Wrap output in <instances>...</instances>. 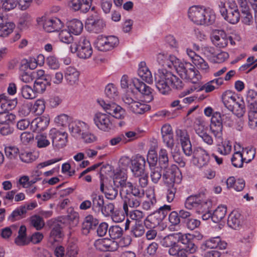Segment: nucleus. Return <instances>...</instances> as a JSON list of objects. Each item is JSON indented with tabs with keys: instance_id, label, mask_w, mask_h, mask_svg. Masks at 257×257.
Here are the masks:
<instances>
[{
	"instance_id": "1",
	"label": "nucleus",
	"mask_w": 257,
	"mask_h": 257,
	"mask_svg": "<svg viewBox=\"0 0 257 257\" xmlns=\"http://www.w3.org/2000/svg\"><path fill=\"white\" fill-rule=\"evenodd\" d=\"M143 96L146 102L153 99V89L137 78L130 83V109L137 114H142L151 109V106L140 101Z\"/></svg>"
},
{
	"instance_id": "2",
	"label": "nucleus",
	"mask_w": 257,
	"mask_h": 257,
	"mask_svg": "<svg viewBox=\"0 0 257 257\" xmlns=\"http://www.w3.org/2000/svg\"><path fill=\"white\" fill-rule=\"evenodd\" d=\"M120 170L114 174L113 177V182L115 185L120 186L122 188L120 190V195L123 199V208L125 214L126 219L125 224V230L128 229V209L127 203V195L128 194L126 187V180L127 179V167L128 166V158L127 157H122L119 161Z\"/></svg>"
},
{
	"instance_id": "3",
	"label": "nucleus",
	"mask_w": 257,
	"mask_h": 257,
	"mask_svg": "<svg viewBox=\"0 0 257 257\" xmlns=\"http://www.w3.org/2000/svg\"><path fill=\"white\" fill-rule=\"evenodd\" d=\"M155 81L158 91L163 95L169 94L172 88L180 89L183 87L182 81L166 69L158 70L155 75Z\"/></svg>"
},
{
	"instance_id": "4",
	"label": "nucleus",
	"mask_w": 257,
	"mask_h": 257,
	"mask_svg": "<svg viewBox=\"0 0 257 257\" xmlns=\"http://www.w3.org/2000/svg\"><path fill=\"white\" fill-rule=\"evenodd\" d=\"M190 20L197 25H211L215 21L216 16L210 9H204L198 6H193L188 10Z\"/></svg>"
},
{
	"instance_id": "5",
	"label": "nucleus",
	"mask_w": 257,
	"mask_h": 257,
	"mask_svg": "<svg viewBox=\"0 0 257 257\" xmlns=\"http://www.w3.org/2000/svg\"><path fill=\"white\" fill-rule=\"evenodd\" d=\"M150 177L154 183H157L162 176L166 184H172L174 183H179L181 182V174L179 168L176 165L171 166L162 175L161 168L157 167L150 168Z\"/></svg>"
},
{
	"instance_id": "6",
	"label": "nucleus",
	"mask_w": 257,
	"mask_h": 257,
	"mask_svg": "<svg viewBox=\"0 0 257 257\" xmlns=\"http://www.w3.org/2000/svg\"><path fill=\"white\" fill-rule=\"evenodd\" d=\"M131 166L130 168L133 175L138 178L139 185L143 188L148 185V176L145 174L146 160L144 157L137 155L132 157L131 159Z\"/></svg>"
},
{
	"instance_id": "7",
	"label": "nucleus",
	"mask_w": 257,
	"mask_h": 257,
	"mask_svg": "<svg viewBox=\"0 0 257 257\" xmlns=\"http://www.w3.org/2000/svg\"><path fill=\"white\" fill-rule=\"evenodd\" d=\"M176 63L177 64H175L173 68L182 79L192 80L193 83L196 82L193 79H195L196 81L198 80L199 77L198 74V71L191 63L182 62L179 59Z\"/></svg>"
},
{
	"instance_id": "8",
	"label": "nucleus",
	"mask_w": 257,
	"mask_h": 257,
	"mask_svg": "<svg viewBox=\"0 0 257 257\" xmlns=\"http://www.w3.org/2000/svg\"><path fill=\"white\" fill-rule=\"evenodd\" d=\"M70 49L73 53L77 52L78 57L82 59H87L92 54L90 43L85 37H81L78 41L71 44Z\"/></svg>"
},
{
	"instance_id": "9",
	"label": "nucleus",
	"mask_w": 257,
	"mask_h": 257,
	"mask_svg": "<svg viewBox=\"0 0 257 257\" xmlns=\"http://www.w3.org/2000/svg\"><path fill=\"white\" fill-rule=\"evenodd\" d=\"M255 151L251 149H245L242 153L239 151L236 152L233 155L231 161L232 165L236 168H241L243 166V162L248 163L254 157Z\"/></svg>"
},
{
	"instance_id": "10",
	"label": "nucleus",
	"mask_w": 257,
	"mask_h": 257,
	"mask_svg": "<svg viewBox=\"0 0 257 257\" xmlns=\"http://www.w3.org/2000/svg\"><path fill=\"white\" fill-rule=\"evenodd\" d=\"M118 39L114 36H99L95 42L96 48L100 51H110L118 46Z\"/></svg>"
},
{
	"instance_id": "11",
	"label": "nucleus",
	"mask_w": 257,
	"mask_h": 257,
	"mask_svg": "<svg viewBox=\"0 0 257 257\" xmlns=\"http://www.w3.org/2000/svg\"><path fill=\"white\" fill-rule=\"evenodd\" d=\"M175 237L177 245H179V243L182 244L190 253H194L197 251L198 246L194 242V237L192 234L177 232L175 233Z\"/></svg>"
},
{
	"instance_id": "12",
	"label": "nucleus",
	"mask_w": 257,
	"mask_h": 257,
	"mask_svg": "<svg viewBox=\"0 0 257 257\" xmlns=\"http://www.w3.org/2000/svg\"><path fill=\"white\" fill-rule=\"evenodd\" d=\"M175 237L177 245H179V243L182 244L190 253H194L197 251L198 246L194 242V237L192 234L177 232L175 233Z\"/></svg>"
},
{
	"instance_id": "13",
	"label": "nucleus",
	"mask_w": 257,
	"mask_h": 257,
	"mask_svg": "<svg viewBox=\"0 0 257 257\" xmlns=\"http://www.w3.org/2000/svg\"><path fill=\"white\" fill-rule=\"evenodd\" d=\"M193 163L198 168H202L208 165L210 156L205 149L201 147H195L192 150Z\"/></svg>"
},
{
	"instance_id": "14",
	"label": "nucleus",
	"mask_w": 257,
	"mask_h": 257,
	"mask_svg": "<svg viewBox=\"0 0 257 257\" xmlns=\"http://www.w3.org/2000/svg\"><path fill=\"white\" fill-rule=\"evenodd\" d=\"M98 103L108 114L117 119L124 117L125 110L115 103H106L103 100H98Z\"/></svg>"
},
{
	"instance_id": "15",
	"label": "nucleus",
	"mask_w": 257,
	"mask_h": 257,
	"mask_svg": "<svg viewBox=\"0 0 257 257\" xmlns=\"http://www.w3.org/2000/svg\"><path fill=\"white\" fill-rule=\"evenodd\" d=\"M49 138L52 140L53 147L60 149L66 145L67 141V134L53 128L49 131Z\"/></svg>"
},
{
	"instance_id": "16",
	"label": "nucleus",
	"mask_w": 257,
	"mask_h": 257,
	"mask_svg": "<svg viewBox=\"0 0 257 257\" xmlns=\"http://www.w3.org/2000/svg\"><path fill=\"white\" fill-rule=\"evenodd\" d=\"M177 139L180 141L184 154L190 156L192 154V148L189 136L184 130L178 129L176 131Z\"/></svg>"
},
{
	"instance_id": "17",
	"label": "nucleus",
	"mask_w": 257,
	"mask_h": 257,
	"mask_svg": "<svg viewBox=\"0 0 257 257\" xmlns=\"http://www.w3.org/2000/svg\"><path fill=\"white\" fill-rule=\"evenodd\" d=\"M93 121L99 129L104 132H108L113 126L109 117L105 113H96L94 116Z\"/></svg>"
},
{
	"instance_id": "18",
	"label": "nucleus",
	"mask_w": 257,
	"mask_h": 257,
	"mask_svg": "<svg viewBox=\"0 0 257 257\" xmlns=\"http://www.w3.org/2000/svg\"><path fill=\"white\" fill-rule=\"evenodd\" d=\"M211 40L213 44L219 48H225L228 43V36L222 30H216L212 35Z\"/></svg>"
},
{
	"instance_id": "19",
	"label": "nucleus",
	"mask_w": 257,
	"mask_h": 257,
	"mask_svg": "<svg viewBox=\"0 0 257 257\" xmlns=\"http://www.w3.org/2000/svg\"><path fill=\"white\" fill-rule=\"evenodd\" d=\"M178 58L174 55H169L165 52L159 53L157 56L158 63L164 67L172 69L176 64Z\"/></svg>"
},
{
	"instance_id": "20",
	"label": "nucleus",
	"mask_w": 257,
	"mask_h": 257,
	"mask_svg": "<svg viewBox=\"0 0 257 257\" xmlns=\"http://www.w3.org/2000/svg\"><path fill=\"white\" fill-rule=\"evenodd\" d=\"M105 26L103 20L98 17H90L87 19L86 27L95 33L101 32Z\"/></svg>"
},
{
	"instance_id": "21",
	"label": "nucleus",
	"mask_w": 257,
	"mask_h": 257,
	"mask_svg": "<svg viewBox=\"0 0 257 257\" xmlns=\"http://www.w3.org/2000/svg\"><path fill=\"white\" fill-rule=\"evenodd\" d=\"M63 27L61 20L56 17L47 19L43 23V28L47 32L58 31Z\"/></svg>"
},
{
	"instance_id": "22",
	"label": "nucleus",
	"mask_w": 257,
	"mask_h": 257,
	"mask_svg": "<svg viewBox=\"0 0 257 257\" xmlns=\"http://www.w3.org/2000/svg\"><path fill=\"white\" fill-rule=\"evenodd\" d=\"M103 246L109 251H115L118 247L122 249L127 247L128 246V236L126 235L122 237L118 242L108 240L107 243L103 244Z\"/></svg>"
},
{
	"instance_id": "23",
	"label": "nucleus",
	"mask_w": 257,
	"mask_h": 257,
	"mask_svg": "<svg viewBox=\"0 0 257 257\" xmlns=\"http://www.w3.org/2000/svg\"><path fill=\"white\" fill-rule=\"evenodd\" d=\"M138 74L146 82L151 84L153 82L151 72L145 61H141L138 65Z\"/></svg>"
},
{
	"instance_id": "24",
	"label": "nucleus",
	"mask_w": 257,
	"mask_h": 257,
	"mask_svg": "<svg viewBox=\"0 0 257 257\" xmlns=\"http://www.w3.org/2000/svg\"><path fill=\"white\" fill-rule=\"evenodd\" d=\"M49 118L42 116L34 119L31 123V127L34 132L44 131L49 125Z\"/></svg>"
},
{
	"instance_id": "25",
	"label": "nucleus",
	"mask_w": 257,
	"mask_h": 257,
	"mask_svg": "<svg viewBox=\"0 0 257 257\" xmlns=\"http://www.w3.org/2000/svg\"><path fill=\"white\" fill-rule=\"evenodd\" d=\"M228 109L238 117L243 116L246 111L243 100L238 97L236 101L231 105V108L228 107Z\"/></svg>"
},
{
	"instance_id": "26",
	"label": "nucleus",
	"mask_w": 257,
	"mask_h": 257,
	"mask_svg": "<svg viewBox=\"0 0 257 257\" xmlns=\"http://www.w3.org/2000/svg\"><path fill=\"white\" fill-rule=\"evenodd\" d=\"M99 223L98 220L91 215L87 216L82 224V231L83 234L87 235L91 230L95 228Z\"/></svg>"
},
{
	"instance_id": "27",
	"label": "nucleus",
	"mask_w": 257,
	"mask_h": 257,
	"mask_svg": "<svg viewBox=\"0 0 257 257\" xmlns=\"http://www.w3.org/2000/svg\"><path fill=\"white\" fill-rule=\"evenodd\" d=\"M228 226L235 230L239 229L242 224V217L237 211H232L228 216L227 219Z\"/></svg>"
},
{
	"instance_id": "28",
	"label": "nucleus",
	"mask_w": 257,
	"mask_h": 257,
	"mask_svg": "<svg viewBox=\"0 0 257 257\" xmlns=\"http://www.w3.org/2000/svg\"><path fill=\"white\" fill-rule=\"evenodd\" d=\"M65 78L67 83L71 85H74L78 82L79 72L73 67L69 66L65 71Z\"/></svg>"
},
{
	"instance_id": "29",
	"label": "nucleus",
	"mask_w": 257,
	"mask_h": 257,
	"mask_svg": "<svg viewBox=\"0 0 257 257\" xmlns=\"http://www.w3.org/2000/svg\"><path fill=\"white\" fill-rule=\"evenodd\" d=\"M171 209L170 205H164L161 206L158 211L155 212L153 216H151V219L153 220L152 217L156 219V221L154 223V225L159 224L167 216L169 211Z\"/></svg>"
},
{
	"instance_id": "30",
	"label": "nucleus",
	"mask_w": 257,
	"mask_h": 257,
	"mask_svg": "<svg viewBox=\"0 0 257 257\" xmlns=\"http://www.w3.org/2000/svg\"><path fill=\"white\" fill-rule=\"evenodd\" d=\"M203 244L207 248L219 249H224L227 246V243L225 241H221L219 236L212 237L206 240Z\"/></svg>"
},
{
	"instance_id": "31",
	"label": "nucleus",
	"mask_w": 257,
	"mask_h": 257,
	"mask_svg": "<svg viewBox=\"0 0 257 257\" xmlns=\"http://www.w3.org/2000/svg\"><path fill=\"white\" fill-rule=\"evenodd\" d=\"M92 209L96 213H100L104 201L102 195L93 193L91 195Z\"/></svg>"
},
{
	"instance_id": "32",
	"label": "nucleus",
	"mask_w": 257,
	"mask_h": 257,
	"mask_svg": "<svg viewBox=\"0 0 257 257\" xmlns=\"http://www.w3.org/2000/svg\"><path fill=\"white\" fill-rule=\"evenodd\" d=\"M201 199V193L189 196L185 201V208L189 210L195 209L197 211Z\"/></svg>"
},
{
	"instance_id": "33",
	"label": "nucleus",
	"mask_w": 257,
	"mask_h": 257,
	"mask_svg": "<svg viewBox=\"0 0 257 257\" xmlns=\"http://www.w3.org/2000/svg\"><path fill=\"white\" fill-rule=\"evenodd\" d=\"M241 8V11L242 14L241 18L242 23L247 26L252 25L253 23V17L250 12L249 8L246 6V3H242Z\"/></svg>"
},
{
	"instance_id": "34",
	"label": "nucleus",
	"mask_w": 257,
	"mask_h": 257,
	"mask_svg": "<svg viewBox=\"0 0 257 257\" xmlns=\"http://www.w3.org/2000/svg\"><path fill=\"white\" fill-rule=\"evenodd\" d=\"M201 198L197 212L198 213H203L206 211H210V209L212 205V201L209 199L206 198L203 193H201Z\"/></svg>"
},
{
	"instance_id": "35",
	"label": "nucleus",
	"mask_w": 257,
	"mask_h": 257,
	"mask_svg": "<svg viewBox=\"0 0 257 257\" xmlns=\"http://www.w3.org/2000/svg\"><path fill=\"white\" fill-rule=\"evenodd\" d=\"M45 80L39 79L35 80L34 83V91L36 93H42L46 89L47 86L51 85V78L46 77Z\"/></svg>"
},
{
	"instance_id": "36",
	"label": "nucleus",
	"mask_w": 257,
	"mask_h": 257,
	"mask_svg": "<svg viewBox=\"0 0 257 257\" xmlns=\"http://www.w3.org/2000/svg\"><path fill=\"white\" fill-rule=\"evenodd\" d=\"M238 96L231 91L226 90L222 95V100L225 106L228 109L238 98Z\"/></svg>"
},
{
	"instance_id": "37",
	"label": "nucleus",
	"mask_w": 257,
	"mask_h": 257,
	"mask_svg": "<svg viewBox=\"0 0 257 257\" xmlns=\"http://www.w3.org/2000/svg\"><path fill=\"white\" fill-rule=\"evenodd\" d=\"M27 212L26 208L25 206H21L15 210L9 215L8 218L9 221L14 222L23 218V215Z\"/></svg>"
},
{
	"instance_id": "38",
	"label": "nucleus",
	"mask_w": 257,
	"mask_h": 257,
	"mask_svg": "<svg viewBox=\"0 0 257 257\" xmlns=\"http://www.w3.org/2000/svg\"><path fill=\"white\" fill-rule=\"evenodd\" d=\"M226 211L225 206H219L212 213V220L215 223L220 222L225 217Z\"/></svg>"
},
{
	"instance_id": "39",
	"label": "nucleus",
	"mask_w": 257,
	"mask_h": 257,
	"mask_svg": "<svg viewBox=\"0 0 257 257\" xmlns=\"http://www.w3.org/2000/svg\"><path fill=\"white\" fill-rule=\"evenodd\" d=\"M105 94L106 97L112 102L115 101L118 98L117 88L113 83H109L106 86Z\"/></svg>"
},
{
	"instance_id": "40",
	"label": "nucleus",
	"mask_w": 257,
	"mask_h": 257,
	"mask_svg": "<svg viewBox=\"0 0 257 257\" xmlns=\"http://www.w3.org/2000/svg\"><path fill=\"white\" fill-rule=\"evenodd\" d=\"M16 115L8 111L0 112V125L15 124Z\"/></svg>"
},
{
	"instance_id": "41",
	"label": "nucleus",
	"mask_w": 257,
	"mask_h": 257,
	"mask_svg": "<svg viewBox=\"0 0 257 257\" xmlns=\"http://www.w3.org/2000/svg\"><path fill=\"white\" fill-rule=\"evenodd\" d=\"M68 28L72 34L77 35L82 32L83 25L80 20L74 19L69 23Z\"/></svg>"
},
{
	"instance_id": "42",
	"label": "nucleus",
	"mask_w": 257,
	"mask_h": 257,
	"mask_svg": "<svg viewBox=\"0 0 257 257\" xmlns=\"http://www.w3.org/2000/svg\"><path fill=\"white\" fill-rule=\"evenodd\" d=\"M131 226V234L136 237L143 235L145 232V229L142 221L132 222Z\"/></svg>"
},
{
	"instance_id": "43",
	"label": "nucleus",
	"mask_w": 257,
	"mask_h": 257,
	"mask_svg": "<svg viewBox=\"0 0 257 257\" xmlns=\"http://www.w3.org/2000/svg\"><path fill=\"white\" fill-rule=\"evenodd\" d=\"M161 245L165 247H169V250H171L172 248L177 247L178 245L176 243V239L175 237V233H171L164 237L161 241Z\"/></svg>"
},
{
	"instance_id": "44",
	"label": "nucleus",
	"mask_w": 257,
	"mask_h": 257,
	"mask_svg": "<svg viewBox=\"0 0 257 257\" xmlns=\"http://www.w3.org/2000/svg\"><path fill=\"white\" fill-rule=\"evenodd\" d=\"M84 125L85 123L83 122L75 121L69 123L68 127L72 136L77 137L80 135Z\"/></svg>"
},
{
	"instance_id": "45",
	"label": "nucleus",
	"mask_w": 257,
	"mask_h": 257,
	"mask_svg": "<svg viewBox=\"0 0 257 257\" xmlns=\"http://www.w3.org/2000/svg\"><path fill=\"white\" fill-rule=\"evenodd\" d=\"M66 218L70 225L74 227L78 223L79 216L78 213L75 211L73 208H69L67 209V215Z\"/></svg>"
},
{
	"instance_id": "46",
	"label": "nucleus",
	"mask_w": 257,
	"mask_h": 257,
	"mask_svg": "<svg viewBox=\"0 0 257 257\" xmlns=\"http://www.w3.org/2000/svg\"><path fill=\"white\" fill-rule=\"evenodd\" d=\"M222 17L224 19L231 24H237L240 20V14L238 11H227Z\"/></svg>"
},
{
	"instance_id": "47",
	"label": "nucleus",
	"mask_w": 257,
	"mask_h": 257,
	"mask_svg": "<svg viewBox=\"0 0 257 257\" xmlns=\"http://www.w3.org/2000/svg\"><path fill=\"white\" fill-rule=\"evenodd\" d=\"M246 100L248 108L257 106V92L253 89H249L246 92Z\"/></svg>"
},
{
	"instance_id": "48",
	"label": "nucleus",
	"mask_w": 257,
	"mask_h": 257,
	"mask_svg": "<svg viewBox=\"0 0 257 257\" xmlns=\"http://www.w3.org/2000/svg\"><path fill=\"white\" fill-rule=\"evenodd\" d=\"M195 132L204 143L209 146L213 145V139L212 137L203 128H201L200 127L197 128L195 130Z\"/></svg>"
},
{
	"instance_id": "49",
	"label": "nucleus",
	"mask_w": 257,
	"mask_h": 257,
	"mask_svg": "<svg viewBox=\"0 0 257 257\" xmlns=\"http://www.w3.org/2000/svg\"><path fill=\"white\" fill-rule=\"evenodd\" d=\"M231 148L229 141L225 140L217 145V151L220 154L225 156L231 152Z\"/></svg>"
},
{
	"instance_id": "50",
	"label": "nucleus",
	"mask_w": 257,
	"mask_h": 257,
	"mask_svg": "<svg viewBox=\"0 0 257 257\" xmlns=\"http://www.w3.org/2000/svg\"><path fill=\"white\" fill-rule=\"evenodd\" d=\"M18 154L21 161L25 163H32L37 158L32 152L29 151L21 150Z\"/></svg>"
},
{
	"instance_id": "51",
	"label": "nucleus",
	"mask_w": 257,
	"mask_h": 257,
	"mask_svg": "<svg viewBox=\"0 0 257 257\" xmlns=\"http://www.w3.org/2000/svg\"><path fill=\"white\" fill-rule=\"evenodd\" d=\"M15 27V25L13 22H7L5 21V23L0 27V37H5L11 34Z\"/></svg>"
},
{
	"instance_id": "52",
	"label": "nucleus",
	"mask_w": 257,
	"mask_h": 257,
	"mask_svg": "<svg viewBox=\"0 0 257 257\" xmlns=\"http://www.w3.org/2000/svg\"><path fill=\"white\" fill-rule=\"evenodd\" d=\"M22 96L26 99H33L36 97L35 91L30 86L24 85L21 88Z\"/></svg>"
},
{
	"instance_id": "53",
	"label": "nucleus",
	"mask_w": 257,
	"mask_h": 257,
	"mask_svg": "<svg viewBox=\"0 0 257 257\" xmlns=\"http://www.w3.org/2000/svg\"><path fill=\"white\" fill-rule=\"evenodd\" d=\"M210 128L211 133L216 139L222 140V123H211Z\"/></svg>"
},
{
	"instance_id": "54",
	"label": "nucleus",
	"mask_w": 257,
	"mask_h": 257,
	"mask_svg": "<svg viewBox=\"0 0 257 257\" xmlns=\"http://www.w3.org/2000/svg\"><path fill=\"white\" fill-rule=\"evenodd\" d=\"M159 163L161 168L166 169L169 165L168 154L166 150L161 149L159 153Z\"/></svg>"
},
{
	"instance_id": "55",
	"label": "nucleus",
	"mask_w": 257,
	"mask_h": 257,
	"mask_svg": "<svg viewBox=\"0 0 257 257\" xmlns=\"http://www.w3.org/2000/svg\"><path fill=\"white\" fill-rule=\"evenodd\" d=\"M71 33H72L69 29H64L62 30L59 34V37L61 41L66 44H72L73 38Z\"/></svg>"
},
{
	"instance_id": "56",
	"label": "nucleus",
	"mask_w": 257,
	"mask_h": 257,
	"mask_svg": "<svg viewBox=\"0 0 257 257\" xmlns=\"http://www.w3.org/2000/svg\"><path fill=\"white\" fill-rule=\"evenodd\" d=\"M114 205L112 203H104L100 212L105 216H112L114 213Z\"/></svg>"
},
{
	"instance_id": "57",
	"label": "nucleus",
	"mask_w": 257,
	"mask_h": 257,
	"mask_svg": "<svg viewBox=\"0 0 257 257\" xmlns=\"http://www.w3.org/2000/svg\"><path fill=\"white\" fill-rule=\"evenodd\" d=\"M187 252H189L186 248H181L179 245L177 246V247L172 248L171 250H168L170 255L176 257H187Z\"/></svg>"
},
{
	"instance_id": "58",
	"label": "nucleus",
	"mask_w": 257,
	"mask_h": 257,
	"mask_svg": "<svg viewBox=\"0 0 257 257\" xmlns=\"http://www.w3.org/2000/svg\"><path fill=\"white\" fill-rule=\"evenodd\" d=\"M31 107L32 111L37 115H40L44 112L45 108L44 101L38 99Z\"/></svg>"
},
{
	"instance_id": "59",
	"label": "nucleus",
	"mask_w": 257,
	"mask_h": 257,
	"mask_svg": "<svg viewBox=\"0 0 257 257\" xmlns=\"http://www.w3.org/2000/svg\"><path fill=\"white\" fill-rule=\"evenodd\" d=\"M31 224L37 230L41 229L45 225L44 221L41 216L35 215L32 216L30 219Z\"/></svg>"
},
{
	"instance_id": "60",
	"label": "nucleus",
	"mask_w": 257,
	"mask_h": 257,
	"mask_svg": "<svg viewBox=\"0 0 257 257\" xmlns=\"http://www.w3.org/2000/svg\"><path fill=\"white\" fill-rule=\"evenodd\" d=\"M15 124L0 125V134L4 137L12 135L15 131Z\"/></svg>"
},
{
	"instance_id": "61",
	"label": "nucleus",
	"mask_w": 257,
	"mask_h": 257,
	"mask_svg": "<svg viewBox=\"0 0 257 257\" xmlns=\"http://www.w3.org/2000/svg\"><path fill=\"white\" fill-rule=\"evenodd\" d=\"M108 233L110 237L112 239H115L121 236L123 230L118 225L112 226L109 228Z\"/></svg>"
},
{
	"instance_id": "62",
	"label": "nucleus",
	"mask_w": 257,
	"mask_h": 257,
	"mask_svg": "<svg viewBox=\"0 0 257 257\" xmlns=\"http://www.w3.org/2000/svg\"><path fill=\"white\" fill-rule=\"evenodd\" d=\"M158 161V157L156 151L154 149L149 151L147 155V162L150 168L155 167Z\"/></svg>"
},
{
	"instance_id": "63",
	"label": "nucleus",
	"mask_w": 257,
	"mask_h": 257,
	"mask_svg": "<svg viewBox=\"0 0 257 257\" xmlns=\"http://www.w3.org/2000/svg\"><path fill=\"white\" fill-rule=\"evenodd\" d=\"M248 119L250 125L257 126V106L248 107Z\"/></svg>"
},
{
	"instance_id": "64",
	"label": "nucleus",
	"mask_w": 257,
	"mask_h": 257,
	"mask_svg": "<svg viewBox=\"0 0 257 257\" xmlns=\"http://www.w3.org/2000/svg\"><path fill=\"white\" fill-rule=\"evenodd\" d=\"M195 65L199 69L204 72H206L209 69L207 63L200 56L196 57L195 61L193 62Z\"/></svg>"
}]
</instances>
